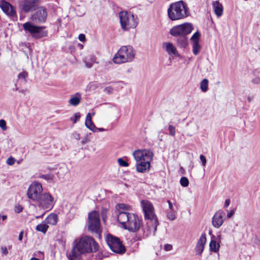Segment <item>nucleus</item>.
I'll use <instances>...</instances> for the list:
<instances>
[{
  "label": "nucleus",
  "instance_id": "nucleus-1",
  "mask_svg": "<svg viewBox=\"0 0 260 260\" xmlns=\"http://www.w3.org/2000/svg\"><path fill=\"white\" fill-rule=\"evenodd\" d=\"M98 249V244L93 238L87 236H83L74 246L69 257L70 260H81L82 254L96 252Z\"/></svg>",
  "mask_w": 260,
  "mask_h": 260
},
{
  "label": "nucleus",
  "instance_id": "nucleus-2",
  "mask_svg": "<svg viewBox=\"0 0 260 260\" xmlns=\"http://www.w3.org/2000/svg\"><path fill=\"white\" fill-rule=\"evenodd\" d=\"M141 205L144 213L145 219L147 220L146 227L143 229V234L145 237L151 234L154 235L158 224L152 204L147 200H142Z\"/></svg>",
  "mask_w": 260,
  "mask_h": 260
},
{
  "label": "nucleus",
  "instance_id": "nucleus-3",
  "mask_svg": "<svg viewBox=\"0 0 260 260\" xmlns=\"http://www.w3.org/2000/svg\"><path fill=\"white\" fill-rule=\"evenodd\" d=\"M117 219L124 229L132 232H137L142 224V220L137 215L126 212H120Z\"/></svg>",
  "mask_w": 260,
  "mask_h": 260
},
{
  "label": "nucleus",
  "instance_id": "nucleus-4",
  "mask_svg": "<svg viewBox=\"0 0 260 260\" xmlns=\"http://www.w3.org/2000/svg\"><path fill=\"white\" fill-rule=\"evenodd\" d=\"M136 55V51L131 46H123L118 50L113 58L116 64H121L131 62Z\"/></svg>",
  "mask_w": 260,
  "mask_h": 260
},
{
  "label": "nucleus",
  "instance_id": "nucleus-5",
  "mask_svg": "<svg viewBox=\"0 0 260 260\" xmlns=\"http://www.w3.org/2000/svg\"><path fill=\"white\" fill-rule=\"evenodd\" d=\"M188 9L182 1L172 4L168 10L169 18L173 21L184 18L187 16Z\"/></svg>",
  "mask_w": 260,
  "mask_h": 260
},
{
  "label": "nucleus",
  "instance_id": "nucleus-6",
  "mask_svg": "<svg viewBox=\"0 0 260 260\" xmlns=\"http://www.w3.org/2000/svg\"><path fill=\"white\" fill-rule=\"evenodd\" d=\"M22 26L24 30L35 39H41L47 36V31L44 30L45 26H37L31 22H27Z\"/></svg>",
  "mask_w": 260,
  "mask_h": 260
},
{
  "label": "nucleus",
  "instance_id": "nucleus-7",
  "mask_svg": "<svg viewBox=\"0 0 260 260\" xmlns=\"http://www.w3.org/2000/svg\"><path fill=\"white\" fill-rule=\"evenodd\" d=\"M121 28L124 30H127L135 28L138 24L137 21L134 15L126 11H122L119 14Z\"/></svg>",
  "mask_w": 260,
  "mask_h": 260
},
{
  "label": "nucleus",
  "instance_id": "nucleus-8",
  "mask_svg": "<svg viewBox=\"0 0 260 260\" xmlns=\"http://www.w3.org/2000/svg\"><path fill=\"white\" fill-rule=\"evenodd\" d=\"M87 224L89 231L100 235L101 233L100 216L98 212L93 211L88 213Z\"/></svg>",
  "mask_w": 260,
  "mask_h": 260
},
{
  "label": "nucleus",
  "instance_id": "nucleus-9",
  "mask_svg": "<svg viewBox=\"0 0 260 260\" xmlns=\"http://www.w3.org/2000/svg\"><path fill=\"white\" fill-rule=\"evenodd\" d=\"M107 243L112 251L115 253L122 254L125 251V248L119 239L111 235L107 237Z\"/></svg>",
  "mask_w": 260,
  "mask_h": 260
},
{
  "label": "nucleus",
  "instance_id": "nucleus-10",
  "mask_svg": "<svg viewBox=\"0 0 260 260\" xmlns=\"http://www.w3.org/2000/svg\"><path fill=\"white\" fill-rule=\"evenodd\" d=\"M193 29L192 25L190 23H184L174 26L170 29V34L174 37L184 36L190 34Z\"/></svg>",
  "mask_w": 260,
  "mask_h": 260
},
{
  "label": "nucleus",
  "instance_id": "nucleus-11",
  "mask_svg": "<svg viewBox=\"0 0 260 260\" xmlns=\"http://www.w3.org/2000/svg\"><path fill=\"white\" fill-rule=\"evenodd\" d=\"M43 188L41 183L38 182H33L29 187L27 192V197L34 201H36L42 195Z\"/></svg>",
  "mask_w": 260,
  "mask_h": 260
},
{
  "label": "nucleus",
  "instance_id": "nucleus-12",
  "mask_svg": "<svg viewBox=\"0 0 260 260\" xmlns=\"http://www.w3.org/2000/svg\"><path fill=\"white\" fill-rule=\"evenodd\" d=\"M133 155L136 162L144 160H152L153 157L152 151L149 149H139L133 152Z\"/></svg>",
  "mask_w": 260,
  "mask_h": 260
},
{
  "label": "nucleus",
  "instance_id": "nucleus-13",
  "mask_svg": "<svg viewBox=\"0 0 260 260\" xmlns=\"http://www.w3.org/2000/svg\"><path fill=\"white\" fill-rule=\"evenodd\" d=\"M36 202L44 209L50 210L52 208L54 204L53 197L48 193L42 194Z\"/></svg>",
  "mask_w": 260,
  "mask_h": 260
},
{
  "label": "nucleus",
  "instance_id": "nucleus-14",
  "mask_svg": "<svg viewBox=\"0 0 260 260\" xmlns=\"http://www.w3.org/2000/svg\"><path fill=\"white\" fill-rule=\"evenodd\" d=\"M225 220V213L221 210L217 211L212 219V224L216 229L220 228Z\"/></svg>",
  "mask_w": 260,
  "mask_h": 260
},
{
  "label": "nucleus",
  "instance_id": "nucleus-15",
  "mask_svg": "<svg viewBox=\"0 0 260 260\" xmlns=\"http://www.w3.org/2000/svg\"><path fill=\"white\" fill-rule=\"evenodd\" d=\"M40 0H23L21 4V9L25 12L28 13L34 10Z\"/></svg>",
  "mask_w": 260,
  "mask_h": 260
},
{
  "label": "nucleus",
  "instance_id": "nucleus-16",
  "mask_svg": "<svg viewBox=\"0 0 260 260\" xmlns=\"http://www.w3.org/2000/svg\"><path fill=\"white\" fill-rule=\"evenodd\" d=\"M47 17V12L43 7H40L38 11L34 14L31 17L32 21L37 23H41L45 21Z\"/></svg>",
  "mask_w": 260,
  "mask_h": 260
},
{
  "label": "nucleus",
  "instance_id": "nucleus-17",
  "mask_svg": "<svg viewBox=\"0 0 260 260\" xmlns=\"http://www.w3.org/2000/svg\"><path fill=\"white\" fill-rule=\"evenodd\" d=\"M0 7L3 11L10 17H13L16 15V10L15 8L9 3L2 1L0 2Z\"/></svg>",
  "mask_w": 260,
  "mask_h": 260
},
{
  "label": "nucleus",
  "instance_id": "nucleus-18",
  "mask_svg": "<svg viewBox=\"0 0 260 260\" xmlns=\"http://www.w3.org/2000/svg\"><path fill=\"white\" fill-rule=\"evenodd\" d=\"M152 160H144L137 162L136 167L138 172L144 173L149 170L150 162Z\"/></svg>",
  "mask_w": 260,
  "mask_h": 260
},
{
  "label": "nucleus",
  "instance_id": "nucleus-19",
  "mask_svg": "<svg viewBox=\"0 0 260 260\" xmlns=\"http://www.w3.org/2000/svg\"><path fill=\"white\" fill-rule=\"evenodd\" d=\"M162 47L167 53L170 55H177V51L176 47L173 45L172 43L170 42H164L162 43Z\"/></svg>",
  "mask_w": 260,
  "mask_h": 260
},
{
  "label": "nucleus",
  "instance_id": "nucleus-20",
  "mask_svg": "<svg viewBox=\"0 0 260 260\" xmlns=\"http://www.w3.org/2000/svg\"><path fill=\"white\" fill-rule=\"evenodd\" d=\"M212 6L216 15L218 17H220L223 13L222 5L218 1H216L212 2Z\"/></svg>",
  "mask_w": 260,
  "mask_h": 260
},
{
  "label": "nucleus",
  "instance_id": "nucleus-21",
  "mask_svg": "<svg viewBox=\"0 0 260 260\" xmlns=\"http://www.w3.org/2000/svg\"><path fill=\"white\" fill-rule=\"evenodd\" d=\"M85 124V126L88 129H89L90 131H92L93 132H97L98 128L95 126V125L92 122V121L91 120V114L89 113H87V114L86 115Z\"/></svg>",
  "mask_w": 260,
  "mask_h": 260
},
{
  "label": "nucleus",
  "instance_id": "nucleus-22",
  "mask_svg": "<svg viewBox=\"0 0 260 260\" xmlns=\"http://www.w3.org/2000/svg\"><path fill=\"white\" fill-rule=\"evenodd\" d=\"M81 100V95L80 93L77 92L74 95H71L69 103L72 106H76L80 103Z\"/></svg>",
  "mask_w": 260,
  "mask_h": 260
},
{
  "label": "nucleus",
  "instance_id": "nucleus-23",
  "mask_svg": "<svg viewBox=\"0 0 260 260\" xmlns=\"http://www.w3.org/2000/svg\"><path fill=\"white\" fill-rule=\"evenodd\" d=\"M47 224L55 225L58 221L57 215L55 213L50 214L44 220Z\"/></svg>",
  "mask_w": 260,
  "mask_h": 260
},
{
  "label": "nucleus",
  "instance_id": "nucleus-24",
  "mask_svg": "<svg viewBox=\"0 0 260 260\" xmlns=\"http://www.w3.org/2000/svg\"><path fill=\"white\" fill-rule=\"evenodd\" d=\"M177 40L178 45L181 48H185L188 45L187 37L184 36H178Z\"/></svg>",
  "mask_w": 260,
  "mask_h": 260
},
{
  "label": "nucleus",
  "instance_id": "nucleus-25",
  "mask_svg": "<svg viewBox=\"0 0 260 260\" xmlns=\"http://www.w3.org/2000/svg\"><path fill=\"white\" fill-rule=\"evenodd\" d=\"M211 251L214 252H217L220 248V244L214 240H211L209 244Z\"/></svg>",
  "mask_w": 260,
  "mask_h": 260
},
{
  "label": "nucleus",
  "instance_id": "nucleus-26",
  "mask_svg": "<svg viewBox=\"0 0 260 260\" xmlns=\"http://www.w3.org/2000/svg\"><path fill=\"white\" fill-rule=\"evenodd\" d=\"M48 228L49 226L48 224L45 223V221H44L40 224L37 225L36 229L37 231L41 232L43 233H46L48 229Z\"/></svg>",
  "mask_w": 260,
  "mask_h": 260
},
{
  "label": "nucleus",
  "instance_id": "nucleus-27",
  "mask_svg": "<svg viewBox=\"0 0 260 260\" xmlns=\"http://www.w3.org/2000/svg\"><path fill=\"white\" fill-rule=\"evenodd\" d=\"M167 218L170 220H174L176 218V210H168L166 212Z\"/></svg>",
  "mask_w": 260,
  "mask_h": 260
},
{
  "label": "nucleus",
  "instance_id": "nucleus-28",
  "mask_svg": "<svg viewBox=\"0 0 260 260\" xmlns=\"http://www.w3.org/2000/svg\"><path fill=\"white\" fill-rule=\"evenodd\" d=\"M201 45L199 44V42H193L192 43V52L193 53L197 55L199 54L201 50Z\"/></svg>",
  "mask_w": 260,
  "mask_h": 260
},
{
  "label": "nucleus",
  "instance_id": "nucleus-29",
  "mask_svg": "<svg viewBox=\"0 0 260 260\" xmlns=\"http://www.w3.org/2000/svg\"><path fill=\"white\" fill-rule=\"evenodd\" d=\"M206 242V234H203L201 235L199 240H198L197 245L202 246V247H204Z\"/></svg>",
  "mask_w": 260,
  "mask_h": 260
},
{
  "label": "nucleus",
  "instance_id": "nucleus-30",
  "mask_svg": "<svg viewBox=\"0 0 260 260\" xmlns=\"http://www.w3.org/2000/svg\"><path fill=\"white\" fill-rule=\"evenodd\" d=\"M116 208L117 210H119V212L121 211H123V210H131V207L128 205L124 204H119L117 205Z\"/></svg>",
  "mask_w": 260,
  "mask_h": 260
},
{
  "label": "nucleus",
  "instance_id": "nucleus-31",
  "mask_svg": "<svg viewBox=\"0 0 260 260\" xmlns=\"http://www.w3.org/2000/svg\"><path fill=\"white\" fill-rule=\"evenodd\" d=\"M208 80L207 79L203 80L200 84V88L203 92H206L208 90Z\"/></svg>",
  "mask_w": 260,
  "mask_h": 260
},
{
  "label": "nucleus",
  "instance_id": "nucleus-32",
  "mask_svg": "<svg viewBox=\"0 0 260 260\" xmlns=\"http://www.w3.org/2000/svg\"><path fill=\"white\" fill-rule=\"evenodd\" d=\"M201 36L200 33L197 31L191 37L190 40L192 41V42H199V39Z\"/></svg>",
  "mask_w": 260,
  "mask_h": 260
},
{
  "label": "nucleus",
  "instance_id": "nucleus-33",
  "mask_svg": "<svg viewBox=\"0 0 260 260\" xmlns=\"http://www.w3.org/2000/svg\"><path fill=\"white\" fill-rule=\"evenodd\" d=\"M28 76V73L26 71H22L18 75V79L26 81V79Z\"/></svg>",
  "mask_w": 260,
  "mask_h": 260
},
{
  "label": "nucleus",
  "instance_id": "nucleus-34",
  "mask_svg": "<svg viewBox=\"0 0 260 260\" xmlns=\"http://www.w3.org/2000/svg\"><path fill=\"white\" fill-rule=\"evenodd\" d=\"M180 183L183 187H187L189 184V181L185 177H182L180 180Z\"/></svg>",
  "mask_w": 260,
  "mask_h": 260
},
{
  "label": "nucleus",
  "instance_id": "nucleus-35",
  "mask_svg": "<svg viewBox=\"0 0 260 260\" xmlns=\"http://www.w3.org/2000/svg\"><path fill=\"white\" fill-rule=\"evenodd\" d=\"M80 113L79 112L75 113L73 117H71L70 120L73 122L74 123H76L77 121L80 118Z\"/></svg>",
  "mask_w": 260,
  "mask_h": 260
},
{
  "label": "nucleus",
  "instance_id": "nucleus-36",
  "mask_svg": "<svg viewBox=\"0 0 260 260\" xmlns=\"http://www.w3.org/2000/svg\"><path fill=\"white\" fill-rule=\"evenodd\" d=\"M54 177V176L53 174H46L40 176V178L48 181H52Z\"/></svg>",
  "mask_w": 260,
  "mask_h": 260
},
{
  "label": "nucleus",
  "instance_id": "nucleus-37",
  "mask_svg": "<svg viewBox=\"0 0 260 260\" xmlns=\"http://www.w3.org/2000/svg\"><path fill=\"white\" fill-rule=\"evenodd\" d=\"M169 134L172 136H175L176 134L175 127L172 125H169L168 127Z\"/></svg>",
  "mask_w": 260,
  "mask_h": 260
},
{
  "label": "nucleus",
  "instance_id": "nucleus-38",
  "mask_svg": "<svg viewBox=\"0 0 260 260\" xmlns=\"http://www.w3.org/2000/svg\"><path fill=\"white\" fill-rule=\"evenodd\" d=\"M117 161L119 165L121 167H127L128 166V162L124 160L122 158H118Z\"/></svg>",
  "mask_w": 260,
  "mask_h": 260
},
{
  "label": "nucleus",
  "instance_id": "nucleus-39",
  "mask_svg": "<svg viewBox=\"0 0 260 260\" xmlns=\"http://www.w3.org/2000/svg\"><path fill=\"white\" fill-rule=\"evenodd\" d=\"M204 247L196 245V255H201L203 250H204Z\"/></svg>",
  "mask_w": 260,
  "mask_h": 260
},
{
  "label": "nucleus",
  "instance_id": "nucleus-40",
  "mask_svg": "<svg viewBox=\"0 0 260 260\" xmlns=\"http://www.w3.org/2000/svg\"><path fill=\"white\" fill-rule=\"evenodd\" d=\"M15 161L16 159L14 157L11 156L7 159L6 163L9 166H12L15 164Z\"/></svg>",
  "mask_w": 260,
  "mask_h": 260
},
{
  "label": "nucleus",
  "instance_id": "nucleus-41",
  "mask_svg": "<svg viewBox=\"0 0 260 260\" xmlns=\"http://www.w3.org/2000/svg\"><path fill=\"white\" fill-rule=\"evenodd\" d=\"M0 127L3 131L7 129L6 122L5 120L3 119L0 120Z\"/></svg>",
  "mask_w": 260,
  "mask_h": 260
},
{
  "label": "nucleus",
  "instance_id": "nucleus-42",
  "mask_svg": "<svg viewBox=\"0 0 260 260\" xmlns=\"http://www.w3.org/2000/svg\"><path fill=\"white\" fill-rule=\"evenodd\" d=\"M104 91L108 94H112L113 93V89L111 86H108L104 89Z\"/></svg>",
  "mask_w": 260,
  "mask_h": 260
},
{
  "label": "nucleus",
  "instance_id": "nucleus-43",
  "mask_svg": "<svg viewBox=\"0 0 260 260\" xmlns=\"http://www.w3.org/2000/svg\"><path fill=\"white\" fill-rule=\"evenodd\" d=\"M252 83L254 84H260V77H256L254 78L252 81Z\"/></svg>",
  "mask_w": 260,
  "mask_h": 260
},
{
  "label": "nucleus",
  "instance_id": "nucleus-44",
  "mask_svg": "<svg viewBox=\"0 0 260 260\" xmlns=\"http://www.w3.org/2000/svg\"><path fill=\"white\" fill-rule=\"evenodd\" d=\"M200 158L202 161V165L203 166H205L207 161H206V158L205 157V156H204L203 155H201L200 156Z\"/></svg>",
  "mask_w": 260,
  "mask_h": 260
},
{
  "label": "nucleus",
  "instance_id": "nucleus-45",
  "mask_svg": "<svg viewBox=\"0 0 260 260\" xmlns=\"http://www.w3.org/2000/svg\"><path fill=\"white\" fill-rule=\"evenodd\" d=\"M72 135L73 137L76 140H79L80 139V135L77 132H74Z\"/></svg>",
  "mask_w": 260,
  "mask_h": 260
},
{
  "label": "nucleus",
  "instance_id": "nucleus-46",
  "mask_svg": "<svg viewBox=\"0 0 260 260\" xmlns=\"http://www.w3.org/2000/svg\"><path fill=\"white\" fill-rule=\"evenodd\" d=\"M1 251L3 255H7L8 253L7 248L6 247H1Z\"/></svg>",
  "mask_w": 260,
  "mask_h": 260
},
{
  "label": "nucleus",
  "instance_id": "nucleus-47",
  "mask_svg": "<svg viewBox=\"0 0 260 260\" xmlns=\"http://www.w3.org/2000/svg\"><path fill=\"white\" fill-rule=\"evenodd\" d=\"M167 203L169 205V209L168 210H175L174 207L173 205V204L171 203V202L170 200L167 201Z\"/></svg>",
  "mask_w": 260,
  "mask_h": 260
},
{
  "label": "nucleus",
  "instance_id": "nucleus-48",
  "mask_svg": "<svg viewBox=\"0 0 260 260\" xmlns=\"http://www.w3.org/2000/svg\"><path fill=\"white\" fill-rule=\"evenodd\" d=\"M164 248L166 251H170L172 249V246L171 244H166L165 245Z\"/></svg>",
  "mask_w": 260,
  "mask_h": 260
},
{
  "label": "nucleus",
  "instance_id": "nucleus-49",
  "mask_svg": "<svg viewBox=\"0 0 260 260\" xmlns=\"http://www.w3.org/2000/svg\"><path fill=\"white\" fill-rule=\"evenodd\" d=\"M78 39L80 41L83 42L85 40V36L84 34H80Z\"/></svg>",
  "mask_w": 260,
  "mask_h": 260
},
{
  "label": "nucleus",
  "instance_id": "nucleus-50",
  "mask_svg": "<svg viewBox=\"0 0 260 260\" xmlns=\"http://www.w3.org/2000/svg\"><path fill=\"white\" fill-rule=\"evenodd\" d=\"M235 213L234 210H231L230 211H229L227 213L226 217L228 218H231Z\"/></svg>",
  "mask_w": 260,
  "mask_h": 260
},
{
  "label": "nucleus",
  "instance_id": "nucleus-51",
  "mask_svg": "<svg viewBox=\"0 0 260 260\" xmlns=\"http://www.w3.org/2000/svg\"><path fill=\"white\" fill-rule=\"evenodd\" d=\"M230 203H231L230 199H228L225 200L224 204V208H227L230 205Z\"/></svg>",
  "mask_w": 260,
  "mask_h": 260
},
{
  "label": "nucleus",
  "instance_id": "nucleus-52",
  "mask_svg": "<svg viewBox=\"0 0 260 260\" xmlns=\"http://www.w3.org/2000/svg\"><path fill=\"white\" fill-rule=\"evenodd\" d=\"M88 142H89L88 139L87 138H85L83 139L81 141V143H82V144L84 145Z\"/></svg>",
  "mask_w": 260,
  "mask_h": 260
},
{
  "label": "nucleus",
  "instance_id": "nucleus-53",
  "mask_svg": "<svg viewBox=\"0 0 260 260\" xmlns=\"http://www.w3.org/2000/svg\"><path fill=\"white\" fill-rule=\"evenodd\" d=\"M23 236V231H21L19 235L18 239L19 241H21L22 240Z\"/></svg>",
  "mask_w": 260,
  "mask_h": 260
},
{
  "label": "nucleus",
  "instance_id": "nucleus-54",
  "mask_svg": "<svg viewBox=\"0 0 260 260\" xmlns=\"http://www.w3.org/2000/svg\"><path fill=\"white\" fill-rule=\"evenodd\" d=\"M85 66L87 68H90L92 67V64L91 63H89V62H85Z\"/></svg>",
  "mask_w": 260,
  "mask_h": 260
},
{
  "label": "nucleus",
  "instance_id": "nucleus-55",
  "mask_svg": "<svg viewBox=\"0 0 260 260\" xmlns=\"http://www.w3.org/2000/svg\"><path fill=\"white\" fill-rule=\"evenodd\" d=\"M22 208H21V207H19V208H18L16 209V211L17 212H18V213H19V212H20L21 211H22Z\"/></svg>",
  "mask_w": 260,
  "mask_h": 260
},
{
  "label": "nucleus",
  "instance_id": "nucleus-56",
  "mask_svg": "<svg viewBox=\"0 0 260 260\" xmlns=\"http://www.w3.org/2000/svg\"><path fill=\"white\" fill-rule=\"evenodd\" d=\"M99 131V132H103L105 131V129L103 128H98L97 131Z\"/></svg>",
  "mask_w": 260,
  "mask_h": 260
},
{
  "label": "nucleus",
  "instance_id": "nucleus-57",
  "mask_svg": "<svg viewBox=\"0 0 260 260\" xmlns=\"http://www.w3.org/2000/svg\"><path fill=\"white\" fill-rule=\"evenodd\" d=\"M1 218L3 220H5V219H7V215H3V216H2Z\"/></svg>",
  "mask_w": 260,
  "mask_h": 260
},
{
  "label": "nucleus",
  "instance_id": "nucleus-58",
  "mask_svg": "<svg viewBox=\"0 0 260 260\" xmlns=\"http://www.w3.org/2000/svg\"><path fill=\"white\" fill-rule=\"evenodd\" d=\"M30 260H40V259H39V258H36V257H32L31 258H30Z\"/></svg>",
  "mask_w": 260,
  "mask_h": 260
},
{
  "label": "nucleus",
  "instance_id": "nucleus-59",
  "mask_svg": "<svg viewBox=\"0 0 260 260\" xmlns=\"http://www.w3.org/2000/svg\"><path fill=\"white\" fill-rule=\"evenodd\" d=\"M44 215V214H43L42 215H41V216H36V218H42L43 216Z\"/></svg>",
  "mask_w": 260,
  "mask_h": 260
},
{
  "label": "nucleus",
  "instance_id": "nucleus-60",
  "mask_svg": "<svg viewBox=\"0 0 260 260\" xmlns=\"http://www.w3.org/2000/svg\"><path fill=\"white\" fill-rule=\"evenodd\" d=\"M220 238H221V236H220V235H218V239L219 240H220Z\"/></svg>",
  "mask_w": 260,
  "mask_h": 260
},
{
  "label": "nucleus",
  "instance_id": "nucleus-61",
  "mask_svg": "<svg viewBox=\"0 0 260 260\" xmlns=\"http://www.w3.org/2000/svg\"><path fill=\"white\" fill-rule=\"evenodd\" d=\"M180 170L183 171V168L182 167H181Z\"/></svg>",
  "mask_w": 260,
  "mask_h": 260
}]
</instances>
